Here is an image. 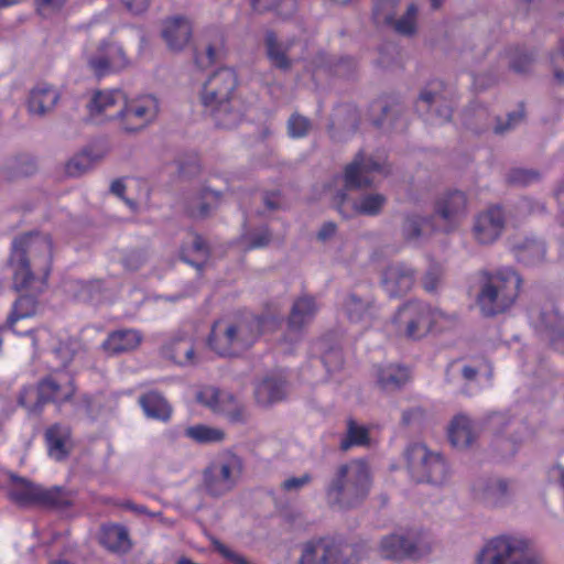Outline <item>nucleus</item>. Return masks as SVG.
<instances>
[{
    "label": "nucleus",
    "instance_id": "nucleus-1",
    "mask_svg": "<svg viewBox=\"0 0 564 564\" xmlns=\"http://www.w3.org/2000/svg\"><path fill=\"white\" fill-rule=\"evenodd\" d=\"M373 173H384V166L373 158L357 153L344 172V188L339 189L332 199L333 207L343 218L349 219L357 215L377 216L384 205L387 197L380 193L361 195L358 199L349 196L348 191L368 188L373 184Z\"/></svg>",
    "mask_w": 564,
    "mask_h": 564
},
{
    "label": "nucleus",
    "instance_id": "nucleus-2",
    "mask_svg": "<svg viewBox=\"0 0 564 564\" xmlns=\"http://www.w3.org/2000/svg\"><path fill=\"white\" fill-rule=\"evenodd\" d=\"M236 86V74L227 67L214 72L203 86L202 104L219 128H236L243 118L246 107L235 95Z\"/></svg>",
    "mask_w": 564,
    "mask_h": 564
},
{
    "label": "nucleus",
    "instance_id": "nucleus-3",
    "mask_svg": "<svg viewBox=\"0 0 564 564\" xmlns=\"http://www.w3.org/2000/svg\"><path fill=\"white\" fill-rule=\"evenodd\" d=\"M371 473L365 459H352L339 465L325 488L330 507L340 510L359 506L369 495Z\"/></svg>",
    "mask_w": 564,
    "mask_h": 564
},
{
    "label": "nucleus",
    "instance_id": "nucleus-4",
    "mask_svg": "<svg viewBox=\"0 0 564 564\" xmlns=\"http://www.w3.org/2000/svg\"><path fill=\"white\" fill-rule=\"evenodd\" d=\"M522 279L512 268L481 272V285L476 303L485 317L506 313L516 303Z\"/></svg>",
    "mask_w": 564,
    "mask_h": 564
},
{
    "label": "nucleus",
    "instance_id": "nucleus-5",
    "mask_svg": "<svg viewBox=\"0 0 564 564\" xmlns=\"http://www.w3.org/2000/svg\"><path fill=\"white\" fill-rule=\"evenodd\" d=\"M478 564H543L532 540L520 534L490 539L477 556Z\"/></svg>",
    "mask_w": 564,
    "mask_h": 564
},
{
    "label": "nucleus",
    "instance_id": "nucleus-6",
    "mask_svg": "<svg viewBox=\"0 0 564 564\" xmlns=\"http://www.w3.org/2000/svg\"><path fill=\"white\" fill-rule=\"evenodd\" d=\"M75 392L76 387L72 377L66 375L58 378L48 375L37 382L36 389L31 386L22 388L18 395V403L29 412L37 414L46 403L62 405L69 402Z\"/></svg>",
    "mask_w": 564,
    "mask_h": 564
},
{
    "label": "nucleus",
    "instance_id": "nucleus-7",
    "mask_svg": "<svg viewBox=\"0 0 564 564\" xmlns=\"http://www.w3.org/2000/svg\"><path fill=\"white\" fill-rule=\"evenodd\" d=\"M359 561L356 545L323 538L302 544L297 564H358Z\"/></svg>",
    "mask_w": 564,
    "mask_h": 564
},
{
    "label": "nucleus",
    "instance_id": "nucleus-8",
    "mask_svg": "<svg viewBox=\"0 0 564 564\" xmlns=\"http://www.w3.org/2000/svg\"><path fill=\"white\" fill-rule=\"evenodd\" d=\"M408 468L416 482L443 485L448 478V467L438 453L431 452L423 444H412L406 448Z\"/></svg>",
    "mask_w": 564,
    "mask_h": 564
},
{
    "label": "nucleus",
    "instance_id": "nucleus-9",
    "mask_svg": "<svg viewBox=\"0 0 564 564\" xmlns=\"http://www.w3.org/2000/svg\"><path fill=\"white\" fill-rule=\"evenodd\" d=\"M243 470V460L232 452H225L204 470V486L208 495L220 497L231 491Z\"/></svg>",
    "mask_w": 564,
    "mask_h": 564
},
{
    "label": "nucleus",
    "instance_id": "nucleus-10",
    "mask_svg": "<svg viewBox=\"0 0 564 564\" xmlns=\"http://www.w3.org/2000/svg\"><path fill=\"white\" fill-rule=\"evenodd\" d=\"M443 313L421 301H409L399 307L393 316L398 332L408 338L419 339L425 336Z\"/></svg>",
    "mask_w": 564,
    "mask_h": 564
},
{
    "label": "nucleus",
    "instance_id": "nucleus-11",
    "mask_svg": "<svg viewBox=\"0 0 564 564\" xmlns=\"http://www.w3.org/2000/svg\"><path fill=\"white\" fill-rule=\"evenodd\" d=\"M36 351L45 352V362L52 371L66 368L80 348L79 343L68 339L61 341L46 328L28 332Z\"/></svg>",
    "mask_w": 564,
    "mask_h": 564
},
{
    "label": "nucleus",
    "instance_id": "nucleus-12",
    "mask_svg": "<svg viewBox=\"0 0 564 564\" xmlns=\"http://www.w3.org/2000/svg\"><path fill=\"white\" fill-rule=\"evenodd\" d=\"M160 111L159 100L151 96H141L131 100L126 98L124 104L112 117L122 131L135 133L152 123Z\"/></svg>",
    "mask_w": 564,
    "mask_h": 564
},
{
    "label": "nucleus",
    "instance_id": "nucleus-13",
    "mask_svg": "<svg viewBox=\"0 0 564 564\" xmlns=\"http://www.w3.org/2000/svg\"><path fill=\"white\" fill-rule=\"evenodd\" d=\"M18 253H23L36 272L48 276L53 260V242L48 235L30 232L15 238L10 256L18 258Z\"/></svg>",
    "mask_w": 564,
    "mask_h": 564
},
{
    "label": "nucleus",
    "instance_id": "nucleus-14",
    "mask_svg": "<svg viewBox=\"0 0 564 564\" xmlns=\"http://www.w3.org/2000/svg\"><path fill=\"white\" fill-rule=\"evenodd\" d=\"M416 111L426 120L443 123L452 118L451 94L441 80H432L419 94Z\"/></svg>",
    "mask_w": 564,
    "mask_h": 564
},
{
    "label": "nucleus",
    "instance_id": "nucleus-15",
    "mask_svg": "<svg viewBox=\"0 0 564 564\" xmlns=\"http://www.w3.org/2000/svg\"><path fill=\"white\" fill-rule=\"evenodd\" d=\"M378 550L386 560H417L424 553L423 535L419 530L388 534L381 539Z\"/></svg>",
    "mask_w": 564,
    "mask_h": 564
},
{
    "label": "nucleus",
    "instance_id": "nucleus-16",
    "mask_svg": "<svg viewBox=\"0 0 564 564\" xmlns=\"http://www.w3.org/2000/svg\"><path fill=\"white\" fill-rule=\"evenodd\" d=\"M467 204L468 199L464 192L446 191L435 198L431 217L434 221H438L443 231L451 232L459 226L466 216Z\"/></svg>",
    "mask_w": 564,
    "mask_h": 564
},
{
    "label": "nucleus",
    "instance_id": "nucleus-17",
    "mask_svg": "<svg viewBox=\"0 0 564 564\" xmlns=\"http://www.w3.org/2000/svg\"><path fill=\"white\" fill-rule=\"evenodd\" d=\"M86 62L97 77L120 72L129 66L123 47L112 41H101L94 51L86 52Z\"/></svg>",
    "mask_w": 564,
    "mask_h": 564
},
{
    "label": "nucleus",
    "instance_id": "nucleus-18",
    "mask_svg": "<svg viewBox=\"0 0 564 564\" xmlns=\"http://www.w3.org/2000/svg\"><path fill=\"white\" fill-rule=\"evenodd\" d=\"M281 321L280 314L274 310L269 314L250 315L237 323L228 324V335H239L238 347L249 349L256 340L267 330L273 329Z\"/></svg>",
    "mask_w": 564,
    "mask_h": 564
},
{
    "label": "nucleus",
    "instance_id": "nucleus-19",
    "mask_svg": "<svg viewBox=\"0 0 564 564\" xmlns=\"http://www.w3.org/2000/svg\"><path fill=\"white\" fill-rule=\"evenodd\" d=\"M415 280L416 271L404 262L388 264L381 274L382 286L392 297L404 295L411 291Z\"/></svg>",
    "mask_w": 564,
    "mask_h": 564
},
{
    "label": "nucleus",
    "instance_id": "nucleus-20",
    "mask_svg": "<svg viewBox=\"0 0 564 564\" xmlns=\"http://www.w3.org/2000/svg\"><path fill=\"white\" fill-rule=\"evenodd\" d=\"M506 218L499 206L490 207L479 213L474 220L473 235L481 245L495 242L502 234Z\"/></svg>",
    "mask_w": 564,
    "mask_h": 564
},
{
    "label": "nucleus",
    "instance_id": "nucleus-21",
    "mask_svg": "<svg viewBox=\"0 0 564 564\" xmlns=\"http://www.w3.org/2000/svg\"><path fill=\"white\" fill-rule=\"evenodd\" d=\"M228 192V185L224 188H215L205 184L199 192L189 196L185 203L186 214L194 219H205L220 204Z\"/></svg>",
    "mask_w": 564,
    "mask_h": 564
},
{
    "label": "nucleus",
    "instance_id": "nucleus-22",
    "mask_svg": "<svg viewBox=\"0 0 564 564\" xmlns=\"http://www.w3.org/2000/svg\"><path fill=\"white\" fill-rule=\"evenodd\" d=\"M9 263L13 272V288L17 291H31L42 293L45 290L47 276L43 273L35 274L32 264L26 262L23 253H18V258L10 256Z\"/></svg>",
    "mask_w": 564,
    "mask_h": 564
},
{
    "label": "nucleus",
    "instance_id": "nucleus-23",
    "mask_svg": "<svg viewBox=\"0 0 564 564\" xmlns=\"http://www.w3.org/2000/svg\"><path fill=\"white\" fill-rule=\"evenodd\" d=\"M288 394V381L281 375H268L254 387V399L258 405L269 408L281 402Z\"/></svg>",
    "mask_w": 564,
    "mask_h": 564
},
{
    "label": "nucleus",
    "instance_id": "nucleus-24",
    "mask_svg": "<svg viewBox=\"0 0 564 564\" xmlns=\"http://www.w3.org/2000/svg\"><path fill=\"white\" fill-rule=\"evenodd\" d=\"M192 34V24L184 17L169 18L163 22L161 35L172 52L183 51L189 43Z\"/></svg>",
    "mask_w": 564,
    "mask_h": 564
},
{
    "label": "nucleus",
    "instance_id": "nucleus-25",
    "mask_svg": "<svg viewBox=\"0 0 564 564\" xmlns=\"http://www.w3.org/2000/svg\"><path fill=\"white\" fill-rule=\"evenodd\" d=\"M61 99L56 87L47 83H39L29 93L28 110L31 115L44 117L54 110Z\"/></svg>",
    "mask_w": 564,
    "mask_h": 564
},
{
    "label": "nucleus",
    "instance_id": "nucleus-26",
    "mask_svg": "<svg viewBox=\"0 0 564 564\" xmlns=\"http://www.w3.org/2000/svg\"><path fill=\"white\" fill-rule=\"evenodd\" d=\"M126 98V94L120 89L98 90L93 95L87 107L91 116H104L109 120H116L111 115L122 107Z\"/></svg>",
    "mask_w": 564,
    "mask_h": 564
},
{
    "label": "nucleus",
    "instance_id": "nucleus-27",
    "mask_svg": "<svg viewBox=\"0 0 564 564\" xmlns=\"http://www.w3.org/2000/svg\"><path fill=\"white\" fill-rule=\"evenodd\" d=\"M293 44V40L282 41L274 31L268 30L264 34V48L271 65L280 70L289 72L293 65L289 57Z\"/></svg>",
    "mask_w": 564,
    "mask_h": 564
},
{
    "label": "nucleus",
    "instance_id": "nucleus-28",
    "mask_svg": "<svg viewBox=\"0 0 564 564\" xmlns=\"http://www.w3.org/2000/svg\"><path fill=\"white\" fill-rule=\"evenodd\" d=\"M72 430L69 426L54 423L45 430L44 438L48 455L56 459H65L70 452Z\"/></svg>",
    "mask_w": 564,
    "mask_h": 564
},
{
    "label": "nucleus",
    "instance_id": "nucleus-29",
    "mask_svg": "<svg viewBox=\"0 0 564 564\" xmlns=\"http://www.w3.org/2000/svg\"><path fill=\"white\" fill-rule=\"evenodd\" d=\"M239 335H228V324L216 322L208 337V345L219 356H237L243 352L245 347H238Z\"/></svg>",
    "mask_w": 564,
    "mask_h": 564
},
{
    "label": "nucleus",
    "instance_id": "nucleus-30",
    "mask_svg": "<svg viewBox=\"0 0 564 564\" xmlns=\"http://www.w3.org/2000/svg\"><path fill=\"white\" fill-rule=\"evenodd\" d=\"M447 436L453 447L459 451L467 449L476 440L473 421L462 413L455 415L448 424Z\"/></svg>",
    "mask_w": 564,
    "mask_h": 564
},
{
    "label": "nucleus",
    "instance_id": "nucleus-31",
    "mask_svg": "<svg viewBox=\"0 0 564 564\" xmlns=\"http://www.w3.org/2000/svg\"><path fill=\"white\" fill-rule=\"evenodd\" d=\"M344 310L351 322L358 323L373 315L376 308V300L373 294L368 291L360 294L356 291H350L344 301Z\"/></svg>",
    "mask_w": 564,
    "mask_h": 564
},
{
    "label": "nucleus",
    "instance_id": "nucleus-32",
    "mask_svg": "<svg viewBox=\"0 0 564 564\" xmlns=\"http://www.w3.org/2000/svg\"><path fill=\"white\" fill-rule=\"evenodd\" d=\"M11 485L8 488L9 499L19 507H29L37 505L40 499L41 487L26 478L19 477L14 474L10 475Z\"/></svg>",
    "mask_w": 564,
    "mask_h": 564
},
{
    "label": "nucleus",
    "instance_id": "nucleus-33",
    "mask_svg": "<svg viewBox=\"0 0 564 564\" xmlns=\"http://www.w3.org/2000/svg\"><path fill=\"white\" fill-rule=\"evenodd\" d=\"M138 403L148 419L166 423L172 416V405L163 394L155 390L141 394Z\"/></svg>",
    "mask_w": 564,
    "mask_h": 564
},
{
    "label": "nucleus",
    "instance_id": "nucleus-34",
    "mask_svg": "<svg viewBox=\"0 0 564 564\" xmlns=\"http://www.w3.org/2000/svg\"><path fill=\"white\" fill-rule=\"evenodd\" d=\"M99 542L113 553H127L131 549L127 528L116 523H108L101 527Z\"/></svg>",
    "mask_w": 564,
    "mask_h": 564
},
{
    "label": "nucleus",
    "instance_id": "nucleus-35",
    "mask_svg": "<svg viewBox=\"0 0 564 564\" xmlns=\"http://www.w3.org/2000/svg\"><path fill=\"white\" fill-rule=\"evenodd\" d=\"M318 306L311 295L300 296L292 305L288 319L289 328L292 330H301L316 315Z\"/></svg>",
    "mask_w": 564,
    "mask_h": 564
},
{
    "label": "nucleus",
    "instance_id": "nucleus-36",
    "mask_svg": "<svg viewBox=\"0 0 564 564\" xmlns=\"http://www.w3.org/2000/svg\"><path fill=\"white\" fill-rule=\"evenodd\" d=\"M142 340L141 334L135 329H120L110 333L102 344L105 351L111 355L135 349Z\"/></svg>",
    "mask_w": 564,
    "mask_h": 564
},
{
    "label": "nucleus",
    "instance_id": "nucleus-37",
    "mask_svg": "<svg viewBox=\"0 0 564 564\" xmlns=\"http://www.w3.org/2000/svg\"><path fill=\"white\" fill-rule=\"evenodd\" d=\"M540 319L553 348L564 352V316L550 308L541 312Z\"/></svg>",
    "mask_w": 564,
    "mask_h": 564
},
{
    "label": "nucleus",
    "instance_id": "nucleus-38",
    "mask_svg": "<svg viewBox=\"0 0 564 564\" xmlns=\"http://www.w3.org/2000/svg\"><path fill=\"white\" fill-rule=\"evenodd\" d=\"M410 370L403 366L389 365L377 371V383L387 392L400 390L410 381Z\"/></svg>",
    "mask_w": 564,
    "mask_h": 564
},
{
    "label": "nucleus",
    "instance_id": "nucleus-39",
    "mask_svg": "<svg viewBox=\"0 0 564 564\" xmlns=\"http://www.w3.org/2000/svg\"><path fill=\"white\" fill-rule=\"evenodd\" d=\"M36 171L35 161L29 155L11 158L0 167V177L7 182L30 176Z\"/></svg>",
    "mask_w": 564,
    "mask_h": 564
},
{
    "label": "nucleus",
    "instance_id": "nucleus-40",
    "mask_svg": "<svg viewBox=\"0 0 564 564\" xmlns=\"http://www.w3.org/2000/svg\"><path fill=\"white\" fill-rule=\"evenodd\" d=\"M75 496L73 491L62 486H53L51 488L41 487L40 506L54 509L66 510L74 505Z\"/></svg>",
    "mask_w": 564,
    "mask_h": 564
},
{
    "label": "nucleus",
    "instance_id": "nucleus-41",
    "mask_svg": "<svg viewBox=\"0 0 564 564\" xmlns=\"http://www.w3.org/2000/svg\"><path fill=\"white\" fill-rule=\"evenodd\" d=\"M517 260L525 265L542 263L545 258V245L536 239H525L513 246Z\"/></svg>",
    "mask_w": 564,
    "mask_h": 564
},
{
    "label": "nucleus",
    "instance_id": "nucleus-42",
    "mask_svg": "<svg viewBox=\"0 0 564 564\" xmlns=\"http://www.w3.org/2000/svg\"><path fill=\"white\" fill-rule=\"evenodd\" d=\"M216 412L224 414L231 423H245L249 417L247 408L234 394L224 391Z\"/></svg>",
    "mask_w": 564,
    "mask_h": 564
},
{
    "label": "nucleus",
    "instance_id": "nucleus-43",
    "mask_svg": "<svg viewBox=\"0 0 564 564\" xmlns=\"http://www.w3.org/2000/svg\"><path fill=\"white\" fill-rule=\"evenodd\" d=\"M209 254L210 250L205 239L200 235L195 234L191 246L182 249L181 259L202 270Z\"/></svg>",
    "mask_w": 564,
    "mask_h": 564
},
{
    "label": "nucleus",
    "instance_id": "nucleus-44",
    "mask_svg": "<svg viewBox=\"0 0 564 564\" xmlns=\"http://www.w3.org/2000/svg\"><path fill=\"white\" fill-rule=\"evenodd\" d=\"M433 218L430 216H421L419 214H406L403 218L401 231L405 241L415 242L423 236L425 227L430 226L434 229Z\"/></svg>",
    "mask_w": 564,
    "mask_h": 564
},
{
    "label": "nucleus",
    "instance_id": "nucleus-45",
    "mask_svg": "<svg viewBox=\"0 0 564 564\" xmlns=\"http://www.w3.org/2000/svg\"><path fill=\"white\" fill-rule=\"evenodd\" d=\"M39 293L21 295L13 304L12 312L7 318V326L13 328V325L22 318L35 315L39 302L36 295Z\"/></svg>",
    "mask_w": 564,
    "mask_h": 564
},
{
    "label": "nucleus",
    "instance_id": "nucleus-46",
    "mask_svg": "<svg viewBox=\"0 0 564 564\" xmlns=\"http://www.w3.org/2000/svg\"><path fill=\"white\" fill-rule=\"evenodd\" d=\"M509 495L508 482L503 479L488 480L481 494L482 501L491 507H498L506 502Z\"/></svg>",
    "mask_w": 564,
    "mask_h": 564
},
{
    "label": "nucleus",
    "instance_id": "nucleus-47",
    "mask_svg": "<svg viewBox=\"0 0 564 564\" xmlns=\"http://www.w3.org/2000/svg\"><path fill=\"white\" fill-rule=\"evenodd\" d=\"M185 436L198 444H210L223 442L225 432L205 424H196L185 430Z\"/></svg>",
    "mask_w": 564,
    "mask_h": 564
},
{
    "label": "nucleus",
    "instance_id": "nucleus-48",
    "mask_svg": "<svg viewBox=\"0 0 564 564\" xmlns=\"http://www.w3.org/2000/svg\"><path fill=\"white\" fill-rule=\"evenodd\" d=\"M369 443V431L359 425L354 419L347 420V432L340 442V449L347 451L352 446H364Z\"/></svg>",
    "mask_w": 564,
    "mask_h": 564
},
{
    "label": "nucleus",
    "instance_id": "nucleus-49",
    "mask_svg": "<svg viewBox=\"0 0 564 564\" xmlns=\"http://www.w3.org/2000/svg\"><path fill=\"white\" fill-rule=\"evenodd\" d=\"M250 3L258 13L275 10L284 17L291 15L296 9V0H250Z\"/></svg>",
    "mask_w": 564,
    "mask_h": 564
},
{
    "label": "nucleus",
    "instance_id": "nucleus-50",
    "mask_svg": "<svg viewBox=\"0 0 564 564\" xmlns=\"http://www.w3.org/2000/svg\"><path fill=\"white\" fill-rule=\"evenodd\" d=\"M419 9L415 3H410L406 8L405 13L400 18H393V22L389 25L401 35L411 36L416 32V17Z\"/></svg>",
    "mask_w": 564,
    "mask_h": 564
},
{
    "label": "nucleus",
    "instance_id": "nucleus-51",
    "mask_svg": "<svg viewBox=\"0 0 564 564\" xmlns=\"http://www.w3.org/2000/svg\"><path fill=\"white\" fill-rule=\"evenodd\" d=\"M400 0H375L373 20L376 24H390L397 15V8Z\"/></svg>",
    "mask_w": 564,
    "mask_h": 564
},
{
    "label": "nucleus",
    "instance_id": "nucleus-52",
    "mask_svg": "<svg viewBox=\"0 0 564 564\" xmlns=\"http://www.w3.org/2000/svg\"><path fill=\"white\" fill-rule=\"evenodd\" d=\"M525 119V106L524 102L521 101L518 105V109L511 111L507 115L506 121H502L500 118H497V123L494 128L495 133L503 134L508 131L513 130Z\"/></svg>",
    "mask_w": 564,
    "mask_h": 564
},
{
    "label": "nucleus",
    "instance_id": "nucleus-53",
    "mask_svg": "<svg viewBox=\"0 0 564 564\" xmlns=\"http://www.w3.org/2000/svg\"><path fill=\"white\" fill-rule=\"evenodd\" d=\"M541 180V173L534 169H511L507 174L508 183L518 186H528Z\"/></svg>",
    "mask_w": 564,
    "mask_h": 564
},
{
    "label": "nucleus",
    "instance_id": "nucleus-54",
    "mask_svg": "<svg viewBox=\"0 0 564 564\" xmlns=\"http://www.w3.org/2000/svg\"><path fill=\"white\" fill-rule=\"evenodd\" d=\"M333 124L348 131H356L359 124V116L354 107L345 106L337 110Z\"/></svg>",
    "mask_w": 564,
    "mask_h": 564
},
{
    "label": "nucleus",
    "instance_id": "nucleus-55",
    "mask_svg": "<svg viewBox=\"0 0 564 564\" xmlns=\"http://www.w3.org/2000/svg\"><path fill=\"white\" fill-rule=\"evenodd\" d=\"M288 134L293 139H300L306 137L311 129L312 122L308 118L300 115L293 113L288 120Z\"/></svg>",
    "mask_w": 564,
    "mask_h": 564
},
{
    "label": "nucleus",
    "instance_id": "nucleus-56",
    "mask_svg": "<svg viewBox=\"0 0 564 564\" xmlns=\"http://www.w3.org/2000/svg\"><path fill=\"white\" fill-rule=\"evenodd\" d=\"M380 109L382 112V117L375 119L373 123L378 128H382L388 126L390 128L395 127L397 119L402 115L403 108L399 104L392 105H380Z\"/></svg>",
    "mask_w": 564,
    "mask_h": 564
},
{
    "label": "nucleus",
    "instance_id": "nucleus-57",
    "mask_svg": "<svg viewBox=\"0 0 564 564\" xmlns=\"http://www.w3.org/2000/svg\"><path fill=\"white\" fill-rule=\"evenodd\" d=\"M93 166V160L86 153H82L72 158L66 164V173L68 176L77 177L89 171Z\"/></svg>",
    "mask_w": 564,
    "mask_h": 564
},
{
    "label": "nucleus",
    "instance_id": "nucleus-58",
    "mask_svg": "<svg viewBox=\"0 0 564 564\" xmlns=\"http://www.w3.org/2000/svg\"><path fill=\"white\" fill-rule=\"evenodd\" d=\"M322 362L329 373L340 370L344 365L341 349L335 346L328 347L323 351Z\"/></svg>",
    "mask_w": 564,
    "mask_h": 564
},
{
    "label": "nucleus",
    "instance_id": "nucleus-59",
    "mask_svg": "<svg viewBox=\"0 0 564 564\" xmlns=\"http://www.w3.org/2000/svg\"><path fill=\"white\" fill-rule=\"evenodd\" d=\"M443 269L437 263H432L422 276V286L429 293H434L441 283Z\"/></svg>",
    "mask_w": 564,
    "mask_h": 564
},
{
    "label": "nucleus",
    "instance_id": "nucleus-60",
    "mask_svg": "<svg viewBox=\"0 0 564 564\" xmlns=\"http://www.w3.org/2000/svg\"><path fill=\"white\" fill-rule=\"evenodd\" d=\"M534 62V57L531 53L524 51H517L509 62L510 68L517 74L528 73Z\"/></svg>",
    "mask_w": 564,
    "mask_h": 564
},
{
    "label": "nucleus",
    "instance_id": "nucleus-61",
    "mask_svg": "<svg viewBox=\"0 0 564 564\" xmlns=\"http://www.w3.org/2000/svg\"><path fill=\"white\" fill-rule=\"evenodd\" d=\"M216 48L212 44L204 45L203 48L196 47L194 51V61L199 68H207L216 62Z\"/></svg>",
    "mask_w": 564,
    "mask_h": 564
},
{
    "label": "nucleus",
    "instance_id": "nucleus-62",
    "mask_svg": "<svg viewBox=\"0 0 564 564\" xmlns=\"http://www.w3.org/2000/svg\"><path fill=\"white\" fill-rule=\"evenodd\" d=\"M313 476L310 473H304L300 477H290L281 482V489L285 492H299L302 488L310 485Z\"/></svg>",
    "mask_w": 564,
    "mask_h": 564
},
{
    "label": "nucleus",
    "instance_id": "nucleus-63",
    "mask_svg": "<svg viewBox=\"0 0 564 564\" xmlns=\"http://www.w3.org/2000/svg\"><path fill=\"white\" fill-rule=\"evenodd\" d=\"M68 0H34L36 12L42 17L59 12Z\"/></svg>",
    "mask_w": 564,
    "mask_h": 564
},
{
    "label": "nucleus",
    "instance_id": "nucleus-64",
    "mask_svg": "<svg viewBox=\"0 0 564 564\" xmlns=\"http://www.w3.org/2000/svg\"><path fill=\"white\" fill-rule=\"evenodd\" d=\"M213 546L215 551L232 564H251L242 554L232 551L218 540L213 541Z\"/></svg>",
    "mask_w": 564,
    "mask_h": 564
}]
</instances>
